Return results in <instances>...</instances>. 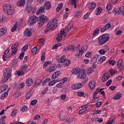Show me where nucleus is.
<instances>
[{
    "mask_svg": "<svg viewBox=\"0 0 124 124\" xmlns=\"http://www.w3.org/2000/svg\"><path fill=\"white\" fill-rule=\"evenodd\" d=\"M110 39L109 34H104L98 38L99 45H103Z\"/></svg>",
    "mask_w": 124,
    "mask_h": 124,
    "instance_id": "f257e3e1",
    "label": "nucleus"
},
{
    "mask_svg": "<svg viewBox=\"0 0 124 124\" xmlns=\"http://www.w3.org/2000/svg\"><path fill=\"white\" fill-rule=\"evenodd\" d=\"M3 10L4 12H5L7 15H13V13L15 12L14 7H13L12 5L7 4L3 5Z\"/></svg>",
    "mask_w": 124,
    "mask_h": 124,
    "instance_id": "f03ea898",
    "label": "nucleus"
},
{
    "mask_svg": "<svg viewBox=\"0 0 124 124\" xmlns=\"http://www.w3.org/2000/svg\"><path fill=\"white\" fill-rule=\"evenodd\" d=\"M11 72L9 68H6L4 69L3 71L4 78L1 80V83H5V82L8 81V79L11 77Z\"/></svg>",
    "mask_w": 124,
    "mask_h": 124,
    "instance_id": "7ed1b4c3",
    "label": "nucleus"
},
{
    "mask_svg": "<svg viewBox=\"0 0 124 124\" xmlns=\"http://www.w3.org/2000/svg\"><path fill=\"white\" fill-rule=\"evenodd\" d=\"M46 22H48V17L44 15H42L39 18V21L38 22V28L43 27Z\"/></svg>",
    "mask_w": 124,
    "mask_h": 124,
    "instance_id": "20e7f679",
    "label": "nucleus"
},
{
    "mask_svg": "<svg viewBox=\"0 0 124 124\" xmlns=\"http://www.w3.org/2000/svg\"><path fill=\"white\" fill-rule=\"evenodd\" d=\"M73 28V24L72 23H70L67 28L65 29V30H63L61 31V33H60L61 35H64V37H65L66 36V33L68 32L70 30H71Z\"/></svg>",
    "mask_w": 124,
    "mask_h": 124,
    "instance_id": "39448f33",
    "label": "nucleus"
},
{
    "mask_svg": "<svg viewBox=\"0 0 124 124\" xmlns=\"http://www.w3.org/2000/svg\"><path fill=\"white\" fill-rule=\"evenodd\" d=\"M38 21H39V18L35 15L31 16L29 19L30 25H34Z\"/></svg>",
    "mask_w": 124,
    "mask_h": 124,
    "instance_id": "423d86ee",
    "label": "nucleus"
},
{
    "mask_svg": "<svg viewBox=\"0 0 124 124\" xmlns=\"http://www.w3.org/2000/svg\"><path fill=\"white\" fill-rule=\"evenodd\" d=\"M19 47V43H16L12 46L11 47V49H12V55H15L16 54V52L18 51V49H17V47Z\"/></svg>",
    "mask_w": 124,
    "mask_h": 124,
    "instance_id": "0eeeda50",
    "label": "nucleus"
},
{
    "mask_svg": "<svg viewBox=\"0 0 124 124\" xmlns=\"http://www.w3.org/2000/svg\"><path fill=\"white\" fill-rule=\"evenodd\" d=\"M81 108L82 109H81L79 111V114L81 115H83V114H84L86 113V111H88V108H89V106L88 105H85V106H83L81 107Z\"/></svg>",
    "mask_w": 124,
    "mask_h": 124,
    "instance_id": "6e6552de",
    "label": "nucleus"
},
{
    "mask_svg": "<svg viewBox=\"0 0 124 124\" xmlns=\"http://www.w3.org/2000/svg\"><path fill=\"white\" fill-rule=\"evenodd\" d=\"M56 69H57V65L56 64H51L48 67L47 72H54Z\"/></svg>",
    "mask_w": 124,
    "mask_h": 124,
    "instance_id": "1a4fd4ad",
    "label": "nucleus"
},
{
    "mask_svg": "<svg viewBox=\"0 0 124 124\" xmlns=\"http://www.w3.org/2000/svg\"><path fill=\"white\" fill-rule=\"evenodd\" d=\"M109 78H110V74L108 73H105L102 76V81L103 82H106Z\"/></svg>",
    "mask_w": 124,
    "mask_h": 124,
    "instance_id": "9d476101",
    "label": "nucleus"
},
{
    "mask_svg": "<svg viewBox=\"0 0 124 124\" xmlns=\"http://www.w3.org/2000/svg\"><path fill=\"white\" fill-rule=\"evenodd\" d=\"M74 48H75V46L73 45H70L65 47L64 48V50L66 53H67L70 51H72V50H74Z\"/></svg>",
    "mask_w": 124,
    "mask_h": 124,
    "instance_id": "9b49d317",
    "label": "nucleus"
},
{
    "mask_svg": "<svg viewBox=\"0 0 124 124\" xmlns=\"http://www.w3.org/2000/svg\"><path fill=\"white\" fill-rule=\"evenodd\" d=\"M58 22V19L57 18H53L52 20H50L48 23H47V27L48 28H51V26H53L54 24H56Z\"/></svg>",
    "mask_w": 124,
    "mask_h": 124,
    "instance_id": "f8f14e48",
    "label": "nucleus"
},
{
    "mask_svg": "<svg viewBox=\"0 0 124 124\" xmlns=\"http://www.w3.org/2000/svg\"><path fill=\"white\" fill-rule=\"evenodd\" d=\"M111 28H112L111 24L108 23L107 25L105 26V27L101 29V32H104L105 31H107L108 29H111Z\"/></svg>",
    "mask_w": 124,
    "mask_h": 124,
    "instance_id": "ddd939ff",
    "label": "nucleus"
},
{
    "mask_svg": "<svg viewBox=\"0 0 124 124\" xmlns=\"http://www.w3.org/2000/svg\"><path fill=\"white\" fill-rule=\"evenodd\" d=\"M28 65L24 64H23L20 68V70L23 72L24 73H27V70H28Z\"/></svg>",
    "mask_w": 124,
    "mask_h": 124,
    "instance_id": "4468645a",
    "label": "nucleus"
},
{
    "mask_svg": "<svg viewBox=\"0 0 124 124\" xmlns=\"http://www.w3.org/2000/svg\"><path fill=\"white\" fill-rule=\"evenodd\" d=\"M58 27V24L57 23L54 25L51 28H50V27H48L46 28L45 30V33H46V32H48L49 31H54L56 28Z\"/></svg>",
    "mask_w": 124,
    "mask_h": 124,
    "instance_id": "2eb2a0df",
    "label": "nucleus"
},
{
    "mask_svg": "<svg viewBox=\"0 0 124 124\" xmlns=\"http://www.w3.org/2000/svg\"><path fill=\"white\" fill-rule=\"evenodd\" d=\"M72 74H79L81 72L80 68H74L71 71Z\"/></svg>",
    "mask_w": 124,
    "mask_h": 124,
    "instance_id": "dca6fc26",
    "label": "nucleus"
},
{
    "mask_svg": "<svg viewBox=\"0 0 124 124\" xmlns=\"http://www.w3.org/2000/svg\"><path fill=\"white\" fill-rule=\"evenodd\" d=\"M96 7V4L95 3L93 2V3H90L88 4V8L89 10L92 11L93 9H94L95 7Z\"/></svg>",
    "mask_w": 124,
    "mask_h": 124,
    "instance_id": "f3484780",
    "label": "nucleus"
},
{
    "mask_svg": "<svg viewBox=\"0 0 124 124\" xmlns=\"http://www.w3.org/2000/svg\"><path fill=\"white\" fill-rule=\"evenodd\" d=\"M81 49L79 50V52H77L76 54V57L77 58H80V57H82L83 54H84V51H83V49H84L83 47H81Z\"/></svg>",
    "mask_w": 124,
    "mask_h": 124,
    "instance_id": "a211bd4d",
    "label": "nucleus"
},
{
    "mask_svg": "<svg viewBox=\"0 0 124 124\" xmlns=\"http://www.w3.org/2000/svg\"><path fill=\"white\" fill-rule=\"evenodd\" d=\"M60 74H61V71H58L54 73L53 74L52 77H51V79H56V78L59 77L60 76Z\"/></svg>",
    "mask_w": 124,
    "mask_h": 124,
    "instance_id": "6ab92c4d",
    "label": "nucleus"
},
{
    "mask_svg": "<svg viewBox=\"0 0 124 124\" xmlns=\"http://www.w3.org/2000/svg\"><path fill=\"white\" fill-rule=\"evenodd\" d=\"M45 8L46 10H49L52 8V5H51V2L47 1L45 4Z\"/></svg>",
    "mask_w": 124,
    "mask_h": 124,
    "instance_id": "aec40b11",
    "label": "nucleus"
},
{
    "mask_svg": "<svg viewBox=\"0 0 124 124\" xmlns=\"http://www.w3.org/2000/svg\"><path fill=\"white\" fill-rule=\"evenodd\" d=\"M26 84L28 87H31L32 86V84H33V80L31 78H28L26 81Z\"/></svg>",
    "mask_w": 124,
    "mask_h": 124,
    "instance_id": "412c9836",
    "label": "nucleus"
},
{
    "mask_svg": "<svg viewBox=\"0 0 124 124\" xmlns=\"http://www.w3.org/2000/svg\"><path fill=\"white\" fill-rule=\"evenodd\" d=\"M5 33H6V28H5V27H3L0 30V36L5 35Z\"/></svg>",
    "mask_w": 124,
    "mask_h": 124,
    "instance_id": "4be33fe9",
    "label": "nucleus"
},
{
    "mask_svg": "<svg viewBox=\"0 0 124 124\" xmlns=\"http://www.w3.org/2000/svg\"><path fill=\"white\" fill-rule=\"evenodd\" d=\"M7 89H8V86L6 84L1 86L0 88V93H3L4 91H6Z\"/></svg>",
    "mask_w": 124,
    "mask_h": 124,
    "instance_id": "5701e85b",
    "label": "nucleus"
},
{
    "mask_svg": "<svg viewBox=\"0 0 124 124\" xmlns=\"http://www.w3.org/2000/svg\"><path fill=\"white\" fill-rule=\"evenodd\" d=\"M24 35L25 36L30 37L31 36V31H30L29 29H27L24 31Z\"/></svg>",
    "mask_w": 124,
    "mask_h": 124,
    "instance_id": "b1692460",
    "label": "nucleus"
},
{
    "mask_svg": "<svg viewBox=\"0 0 124 124\" xmlns=\"http://www.w3.org/2000/svg\"><path fill=\"white\" fill-rule=\"evenodd\" d=\"M85 77H86V74L85 72H82L78 75L77 78L78 79H85Z\"/></svg>",
    "mask_w": 124,
    "mask_h": 124,
    "instance_id": "393cba45",
    "label": "nucleus"
},
{
    "mask_svg": "<svg viewBox=\"0 0 124 124\" xmlns=\"http://www.w3.org/2000/svg\"><path fill=\"white\" fill-rule=\"evenodd\" d=\"M26 3L25 0H19L17 2L16 4L17 6H24Z\"/></svg>",
    "mask_w": 124,
    "mask_h": 124,
    "instance_id": "a878e982",
    "label": "nucleus"
},
{
    "mask_svg": "<svg viewBox=\"0 0 124 124\" xmlns=\"http://www.w3.org/2000/svg\"><path fill=\"white\" fill-rule=\"evenodd\" d=\"M89 87H90L91 90H93V89L95 88V81H91V82L89 83Z\"/></svg>",
    "mask_w": 124,
    "mask_h": 124,
    "instance_id": "bb28decb",
    "label": "nucleus"
},
{
    "mask_svg": "<svg viewBox=\"0 0 124 124\" xmlns=\"http://www.w3.org/2000/svg\"><path fill=\"white\" fill-rule=\"evenodd\" d=\"M31 10H32V6L31 5H28L25 9V11L28 14L31 13Z\"/></svg>",
    "mask_w": 124,
    "mask_h": 124,
    "instance_id": "cd10ccee",
    "label": "nucleus"
},
{
    "mask_svg": "<svg viewBox=\"0 0 124 124\" xmlns=\"http://www.w3.org/2000/svg\"><path fill=\"white\" fill-rule=\"evenodd\" d=\"M45 10V8L44 6L41 7L36 12L37 15H39L40 13H42V12H44Z\"/></svg>",
    "mask_w": 124,
    "mask_h": 124,
    "instance_id": "c85d7f7f",
    "label": "nucleus"
},
{
    "mask_svg": "<svg viewBox=\"0 0 124 124\" xmlns=\"http://www.w3.org/2000/svg\"><path fill=\"white\" fill-rule=\"evenodd\" d=\"M105 61H106V57L105 56H102L100 58V60L98 61V62L99 64H101L104 62H105Z\"/></svg>",
    "mask_w": 124,
    "mask_h": 124,
    "instance_id": "c756f323",
    "label": "nucleus"
},
{
    "mask_svg": "<svg viewBox=\"0 0 124 124\" xmlns=\"http://www.w3.org/2000/svg\"><path fill=\"white\" fill-rule=\"evenodd\" d=\"M56 39V40H57V41H58V42H60V41H62V34L58 33L57 34V36Z\"/></svg>",
    "mask_w": 124,
    "mask_h": 124,
    "instance_id": "7c9ffc66",
    "label": "nucleus"
},
{
    "mask_svg": "<svg viewBox=\"0 0 124 124\" xmlns=\"http://www.w3.org/2000/svg\"><path fill=\"white\" fill-rule=\"evenodd\" d=\"M101 12H102V8L101 7L97 8L95 11L96 15H100Z\"/></svg>",
    "mask_w": 124,
    "mask_h": 124,
    "instance_id": "2f4dec72",
    "label": "nucleus"
},
{
    "mask_svg": "<svg viewBox=\"0 0 124 124\" xmlns=\"http://www.w3.org/2000/svg\"><path fill=\"white\" fill-rule=\"evenodd\" d=\"M8 95V92L7 91L2 94V95L1 96L0 99L3 100L5 98H6Z\"/></svg>",
    "mask_w": 124,
    "mask_h": 124,
    "instance_id": "473e14b6",
    "label": "nucleus"
},
{
    "mask_svg": "<svg viewBox=\"0 0 124 124\" xmlns=\"http://www.w3.org/2000/svg\"><path fill=\"white\" fill-rule=\"evenodd\" d=\"M119 14H122L124 13V3L123 4V6L119 9L118 11Z\"/></svg>",
    "mask_w": 124,
    "mask_h": 124,
    "instance_id": "72a5a7b5",
    "label": "nucleus"
},
{
    "mask_svg": "<svg viewBox=\"0 0 124 124\" xmlns=\"http://www.w3.org/2000/svg\"><path fill=\"white\" fill-rule=\"evenodd\" d=\"M62 6H63V4L62 3H60L56 8V12H59V11H60V10L62 8Z\"/></svg>",
    "mask_w": 124,
    "mask_h": 124,
    "instance_id": "f704fd0d",
    "label": "nucleus"
},
{
    "mask_svg": "<svg viewBox=\"0 0 124 124\" xmlns=\"http://www.w3.org/2000/svg\"><path fill=\"white\" fill-rule=\"evenodd\" d=\"M66 60V57L65 55H63L59 60V63H62V62H64Z\"/></svg>",
    "mask_w": 124,
    "mask_h": 124,
    "instance_id": "c9c22d12",
    "label": "nucleus"
},
{
    "mask_svg": "<svg viewBox=\"0 0 124 124\" xmlns=\"http://www.w3.org/2000/svg\"><path fill=\"white\" fill-rule=\"evenodd\" d=\"M121 97H122V94L118 93L113 97V99L115 100H118V99H120Z\"/></svg>",
    "mask_w": 124,
    "mask_h": 124,
    "instance_id": "e433bc0d",
    "label": "nucleus"
},
{
    "mask_svg": "<svg viewBox=\"0 0 124 124\" xmlns=\"http://www.w3.org/2000/svg\"><path fill=\"white\" fill-rule=\"evenodd\" d=\"M57 82L58 80H53L49 83L48 86H49L50 87H51V86H54V85H55V84H56V83H57Z\"/></svg>",
    "mask_w": 124,
    "mask_h": 124,
    "instance_id": "4c0bfd02",
    "label": "nucleus"
},
{
    "mask_svg": "<svg viewBox=\"0 0 124 124\" xmlns=\"http://www.w3.org/2000/svg\"><path fill=\"white\" fill-rule=\"evenodd\" d=\"M17 24H18V22L16 21L14 27L11 30V31H12V32H13V31H16V30L17 29V27H18Z\"/></svg>",
    "mask_w": 124,
    "mask_h": 124,
    "instance_id": "58836bf2",
    "label": "nucleus"
},
{
    "mask_svg": "<svg viewBox=\"0 0 124 124\" xmlns=\"http://www.w3.org/2000/svg\"><path fill=\"white\" fill-rule=\"evenodd\" d=\"M109 73L111 75H113V74H116L117 73V71L116 70L110 69L109 70Z\"/></svg>",
    "mask_w": 124,
    "mask_h": 124,
    "instance_id": "ea45409f",
    "label": "nucleus"
},
{
    "mask_svg": "<svg viewBox=\"0 0 124 124\" xmlns=\"http://www.w3.org/2000/svg\"><path fill=\"white\" fill-rule=\"evenodd\" d=\"M99 29L96 28L93 32V36H95L97 33H99Z\"/></svg>",
    "mask_w": 124,
    "mask_h": 124,
    "instance_id": "a19ab883",
    "label": "nucleus"
},
{
    "mask_svg": "<svg viewBox=\"0 0 124 124\" xmlns=\"http://www.w3.org/2000/svg\"><path fill=\"white\" fill-rule=\"evenodd\" d=\"M117 67L118 68V69L120 72H122V71H124V65H120L119 66H117Z\"/></svg>",
    "mask_w": 124,
    "mask_h": 124,
    "instance_id": "79ce46f5",
    "label": "nucleus"
},
{
    "mask_svg": "<svg viewBox=\"0 0 124 124\" xmlns=\"http://www.w3.org/2000/svg\"><path fill=\"white\" fill-rule=\"evenodd\" d=\"M63 63L65 66H68V65H69V64L70 63V60L66 59Z\"/></svg>",
    "mask_w": 124,
    "mask_h": 124,
    "instance_id": "37998d69",
    "label": "nucleus"
},
{
    "mask_svg": "<svg viewBox=\"0 0 124 124\" xmlns=\"http://www.w3.org/2000/svg\"><path fill=\"white\" fill-rule=\"evenodd\" d=\"M103 50H104L105 53H107V52H109V47L107 46H104Z\"/></svg>",
    "mask_w": 124,
    "mask_h": 124,
    "instance_id": "c03bdc74",
    "label": "nucleus"
},
{
    "mask_svg": "<svg viewBox=\"0 0 124 124\" xmlns=\"http://www.w3.org/2000/svg\"><path fill=\"white\" fill-rule=\"evenodd\" d=\"M123 64V59H120L117 62V66H119V65Z\"/></svg>",
    "mask_w": 124,
    "mask_h": 124,
    "instance_id": "a18cd8bd",
    "label": "nucleus"
},
{
    "mask_svg": "<svg viewBox=\"0 0 124 124\" xmlns=\"http://www.w3.org/2000/svg\"><path fill=\"white\" fill-rule=\"evenodd\" d=\"M51 64V62H45L44 64V67H43L44 69H45V68H46V67H47V66H48V65H49V64Z\"/></svg>",
    "mask_w": 124,
    "mask_h": 124,
    "instance_id": "49530a36",
    "label": "nucleus"
},
{
    "mask_svg": "<svg viewBox=\"0 0 124 124\" xmlns=\"http://www.w3.org/2000/svg\"><path fill=\"white\" fill-rule=\"evenodd\" d=\"M25 73L23 72V71H18L17 72V75H18V76H23V75H24Z\"/></svg>",
    "mask_w": 124,
    "mask_h": 124,
    "instance_id": "de8ad7c7",
    "label": "nucleus"
},
{
    "mask_svg": "<svg viewBox=\"0 0 124 124\" xmlns=\"http://www.w3.org/2000/svg\"><path fill=\"white\" fill-rule=\"evenodd\" d=\"M99 90H100L99 88H97L96 91L93 93V97H94V96H95L96 95V94H97V93H98V92H99Z\"/></svg>",
    "mask_w": 124,
    "mask_h": 124,
    "instance_id": "09e8293b",
    "label": "nucleus"
},
{
    "mask_svg": "<svg viewBox=\"0 0 124 124\" xmlns=\"http://www.w3.org/2000/svg\"><path fill=\"white\" fill-rule=\"evenodd\" d=\"M72 88L74 90L78 89V83H75V84L73 85Z\"/></svg>",
    "mask_w": 124,
    "mask_h": 124,
    "instance_id": "8fccbe9b",
    "label": "nucleus"
},
{
    "mask_svg": "<svg viewBox=\"0 0 124 124\" xmlns=\"http://www.w3.org/2000/svg\"><path fill=\"white\" fill-rule=\"evenodd\" d=\"M21 110L22 112H27V111H28V107H27L26 106H24Z\"/></svg>",
    "mask_w": 124,
    "mask_h": 124,
    "instance_id": "3c124183",
    "label": "nucleus"
},
{
    "mask_svg": "<svg viewBox=\"0 0 124 124\" xmlns=\"http://www.w3.org/2000/svg\"><path fill=\"white\" fill-rule=\"evenodd\" d=\"M37 52V48L36 47H34L32 49V53L33 55H35Z\"/></svg>",
    "mask_w": 124,
    "mask_h": 124,
    "instance_id": "603ef678",
    "label": "nucleus"
},
{
    "mask_svg": "<svg viewBox=\"0 0 124 124\" xmlns=\"http://www.w3.org/2000/svg\"><path fill=\"white\" fill-rule=\"evenodd\" d=\"M100 98L98 97H95V96L93 97V102H96V101H98L99 100Z\"/></svg>",
    "mask_w": 124,
    "mask_h": 124,
    "instance_id": "864d4df0",
    "label": "nucleus"
},
{
    "mask_svg": "<svg viewBox=\"0 0 124 124\" xmlns=\"http://www.w3.org/2000/svg\"><path fill=\"white\" fill-rule=\"evenodd\" d=\"M106 8L108 11H110V10H112V5H111V4H108Z\"/></svg>",
    "mask_w": 124,
    "mask_h": 124,
    "instance_id": "5fc2aeb1",
    "label": "nucleus"
},
{
    "mask_svg": "<svg viewBox=\"0 0 124 124\" xmlns=\"http://www.w3.org/2000/svg\"><path fill=\"white\" fill-rule=\"evenodd\" d=\"M31 92H28L26 95V99H30V98H31V93H30Z\"/></svg>",
    "mask_w": 124,
    "mask_h": 124,
    "instance_id": "6e6d98bb",
    "label": "nucleus"
},
{
    "mask_svg": "<svg viewBox=\"0 0 124 124\" xmlns=\"http://www.w3.org/2000/svg\"><path fill=\"white\" fill-rule=\"evenodd\" d=\"M36 103H37V101L36 100H32L31 102V105H36Z\"/></svg>",
    "mask_w": 124,
    "mask_h": 124,
    "instance_id": "4d7b16f0",
    "label": "nucleus"
},
{
    "mask_svg": "<svg viewBox=\"0 0 124 124\" xmlns=\"http://www.w3.org/2000/svg\"><path fill=\"white\" fill-rule=\"evenodd\" d=\"M109 64H112V65H115L116 64V62L114 60H110L108 61Z\"/></svg>",
    "mask_w": 124,
    "mask_h": 124,
    "instance_id": "13d9d810",
    "label": "nucleus"
},
{
    "mask_svg": "<svg viewBox=\"0 0 124 124\" xmlns=\"http://www.w3.org/2000/svg\"><path fill=\"white\" fill-rule=\"evenodd\" d=\"M19 89H24V87H25V83L22 82L21 84H19Z\"/></svg>",
    "mask_w": 124,
    "mask_h": 124,
    "instance_id": "bf43d9fd",
    "label": "nucleus"
},
{
    "mask_svg": "<svg viewBox=\"0 0 124 124\" xmlns=\"http://www.w3.org/2000/svg\"><path fill=\"white\" fill-rule=\"evenodd\" d=\"M93 68H90L88 70V74H91V73H93Z\"/></svg>",
    "mask_w": 124,
    "mask_h": 124,
    "instance_id": "052dcab7",
    "label": "nucleus"
},
{
    "mask_svg": "<svg viewBox=\"0 0 124 124\" xmlns=\"http://www.w3.org/2000/svg\"><path fill=\"white\" fill-rule=\"evenodd\" d=\"M112 83V80L111 79H109L108 82L106 83V86L107 87H109L110 85H111V83Z\"/></svg>",
    "mask_w": 124,
    "mask_h": 124,
    "instance_id": "680f3d73",
    "label": "nucleus"
},
{
    "mask_svg": "<svg viewBox=\"0 0 124 124\" xmlns=\"http://www.w3.org/2000/svg\"><path fill=\"white\" fill-rule=\"evenodd\" d=\"M101 104H102V103L100 101L97 102L96 104V107H100L101 106Z\"/></svg>",
    "mask_w": 124,
    "mask_h": 124,
    "instance_id": "e2e57ef3",
    "label": "nucleus"
},
{
    "mask_svg": "<svg viewBox=\"0 0 124 124\" xmlns=\"http://www.w3.org/2000/svg\"><path fill=\"white\" fill-rule=\"evenodd\" d=\"M16 114H17V110H14L11 114L12 117H14Z\"/></svg>",
    "mask_w": 124,
    "mask_h": 124,
    "instance_id": "0e129e2a",
    "label": "nucleus"
},
{
    "mask_svg": "<svg viewBox=\"0 0 124 124\" xmlns=\"http://www.w3.org/2000/svg\"><path fill=\"white\" fill-rule=\"evenodd\" d=\"M67 16H68L67 13L66 12H64L63 16V18L66 19L67 18Z\"/></svg>",
    "mask_w": 124,
    "mask_h": 124,
    "instance_id": "69168bd1",
    "label": "nucleus"
},
{
    "mask_svg": "<svg viewBox=\"0 0 124 124\" xmlns=\"http://www.w3.org/2000/svg\"><path fill=\"white\" fill-rule=\"evenodd\" d=\"M47 91H48V88H46V89H44L42 91V94H45L46 93H47Z\"/></svg>",
    "mask_w": 124,
    "mask_h": 124,
    "instance_id": "338daca9",
    "label": "nucleus"
},
{
    "mask_svg": "<svg viewBox=\"0 0 124 124\" xmlns=\"http://www.w3.org/2000/svg\"><path fill=\"white\" fill-rule=\"evenodd\" d=\"M99 53L101 55H104L106 53V52L104 51L103 49H100V50H99Z\"/></svg>",
    "mask_w": 124,
    "mask_h": 124,
    "instance_id": "774afa93",
    "label": "nucleus"
}]
</instances>
